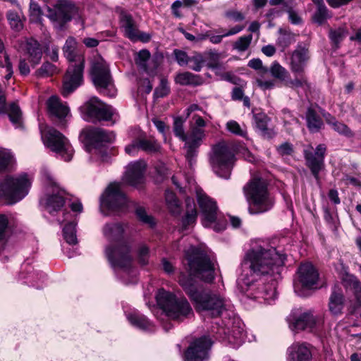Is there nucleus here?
<instances>
[{
    "instance_id": "1",
    "label": "nucleus",
    "mask_w": 361,
    "mask_h": 361,
    "mask_svg": "<svg viewBox=\"0 0 361 361\" xmlns=\"http://www.w3.org/2000/svg\"><path fill=\"white\" fill-rule=\"evenodd\" d=\"M286 256L274 247L253 245L246 254L243 263V272L237 279V285L245 291L256 279L255 276L271 275L284 264Z\"/></svg>"
},
{
    "instance_id": "2",
    "label": "nucleus",
    "mask_w": 361,
    "mask_h": 361,
    "mask_svg": "<svg viewBox=\"0 0 361 361\" xmlns=\"http://www.w3.org/2000/svg\"><path fill=\"white\" fill-rule=\"evenodd\" d=\"M178 282L193 302L197 312H206L212 317H217L225 310L226 301L220 294L209 290H198L190 276L182 275Z\"/></svg>"
},
{
    "instance_id": "3",
    "label": "nucleus",
    "mask_w": 361,
    "mask_h": 361,
    "mask_svg": "<svg viewBox=\"0 0 361 361\" xmlns=\"http://www.w3.org/2000/svg\"><path fill=\"white\" fill-rule=\"evenodd\" d=\"M65 58L71 62L64 77L61 94L66 97L80 86L85 67V57L77 50V40L68 37L63 47Z\"/></svg>"
},
{
    "instance_id": "4",
    "label": "nucleus",
    "mask_w": 361,
    "mask_h": 361,
    "mask_svg": "<svg viewBox=\"0 0 361 361\" xmlns=\"http://www.w3.org/2000/svg\"><path fill=\"white\" fill-rule=\"evenodd\" d=\"M243 192L249 204L250 214H259L270 210L274 202L268 191L267 181L260 178H252L243 187Z\"/></svg>"
},
{
    "instance_id": "5",
    "label": "nucleus",
    "mask_w": 361,
    "mask_h": 361,
    "mask_svg": "<svg viewBox=\"0 0 361 361\" xmlns=\"http://www.w3.org/2000/svg\"><path fill=\"white\" fill-rule=\"evenodd\" d=\"M191 274L206 283L215 278L216 262L211 259L207 252L201 247L191 246L185 252Z\"/></svg>"
},
{
    "instance_id": "6",
    "label": "nucleus",
    "mask_w": 361,
    "mask_h": 361,
    "mask_svg": "<svg viewBox=\"0 0 361 361\" xmlns=\"http://www.w3.org/2000/svg\"><path fill=\"white\" fill-rule=\"evenodd\" d=\"M157 302L166 316L173 320L183 321L193 314L190 303L184 297L178 298L163 288L159 289L157 293Z\"/></svg>"
},
{
    "instance_id": "7",
    "label": "nucleus",
    "mask_w": 361,
    "mask_h": 361,
    "mask_svg": "<svg viewBox=\"0 0 361 361\" xmlns=\"http://www.w3.org/2000/svg\"><path fill=\"white\" fill-rule=\"evenodd\" d=\"M32 185V179L27 173L17 176L6 175L0 180V197L5 198L8 204H14L27 196Z\"/></svg>"
},
{
    "instance_id": "8",
    "label": "nucleus",
    "mask_w": 361,
    "mask_h": 361,
    "mask_svg": "<svg viewBox=\"0 0 361 361\" xmlns=\"http://www.w3.org/2000/svg\"><path fill=\"white\" fill-rule=\"evenodd\" d=\"M234 161L235 157L226 144L219 143L214 147L210 163L214 171L220 178H230Z\"/></svg>"
},
{
    "instance_id": "9",
    "label": "nucleus",
    "mask_w": 361,
    "mask_h": 361,
    "mask_svg": "<svg viewBox=\"0 0 361 361\" xmlns=\"http://www.w3.org/2000/svg\"><path fill=\"white\" fill-rule=\"evenodd\" d=\"M42 174L47 185V190L46 195L41 198L40 203L44 206L49 214H52V212L59 210L65 204L66 192L61 190L49 169H44Z\"/></svg>"
},
{
    "instance_id": "10",
    "label": "nucleus",
    "mask_w": 361,
    "mask_h": 361,
    "mask_svg": "<svg viewBox=\"0 0 361 361\" xmlns=\"http://www.w3.org/2000/svg\"><path fill=\"white\" fill-rule=\"evenodd\" d=\"M127 204V199L121 190V184L111 183L100 198V210L104 215L111 212L123 210Z\"/></svg>"
},
{
    "instance_id": "11",
    "label": "nucleus",
    "mask_w": 361,
    "mask_h": 361,
    "mask_svg": "<svg viewBox=\"0 0 361 361\" xmlns=\"http://www.w3.org/2000/svg\"><path fill=\"white\" fill-rule=\"evenodd\" d=\"M289 327L293 331H312L319 326L321 319L314 315L311 311H303L302 309H294L287 317Z\"/></svg>"
},
{
    "instance_id": "12",
    "label": "nucleus",
    "mask_w": 361,
    "mask_h": 361,
    "mask_svg": "<svg viewBox=\"0 0 361 361\" xmlns=\"http://www.w3.org/2000/svg\"><path fill=\"white\" fill-rule=\"evenodd\" d=\"M44 142L55 153L59 154L65 161H71L73 149L68 140L59 130L49 128L42 135Z\"/></svg>"
},
{
    "instance_id": "13",
    "label": "nucleus",
    "mask_w": 361,
    "mask_h": 361,
    "mask_svg": "<svg viewBox=\"0 0 361 361\" xmlns=\"http://www.w3.org/2000/svg\"><path fill=\"white\" fill-rule=\"evenodd\" d=\"M78 12V8L74 4L67 0H58L54 8H48L47 16L52 21L54 27L61 28L71 18L75 16Z\"/></svg>"
},
{
    "instance_id": "14",
    "label": "nucleus",
    "mask_w": 361,
    "mask_h": 361,
    "mask_svg": "<svg viewBox=\"0 0 361 361\" xmlns=\"http://www.w3.org/2000/svg\"><path fill=\"white\" fill-rule=\"evenodd\" d=\"M312 149V145H308L303 150V154L306 161V166L311 171L314 178L319 180V174L324 166L326 147L324 144H319L314 152H313Z\"/></svg>"
},
{
    "instance_id": "15",
    "label": "nucleus",
    "mask_w": 361,
    "mask_h": 361,
    "mask_svg": "<svg viewBox=\"0 0 361 361\" xmlns=\"http://www.w3.org/2000/svg\"><path fill=\"white\" fill-rule=\"evenodd\" d=\"M90 75L92 82L97 88L106 89L111 83L109 66L101 56H96L92 61Z\"/></svg>"
},
{
    "instance_id": "16",
    "label": "nucleus",
    "mask_w": 361,
    "mask_h": 361,
    "mask_svg": "<svg viewBox=\"0 0 361 361\" xmlns=\"http://www.w3.org/2000/svg\"><path fill=\"white\" fill-rule=\"evenodd\" d=\"M86 115L92 121H109L114 115L112 106L106 104L97 97H92L85 102Z\"/></svg>"
},
{
    "instance_id": "17",
    "label": "nucleus",
    "mask_w": 361,
    "mask_h": 361,
    "mask_svg": "<svg viewBox=\"0 0 361 361\" xmlns=\"http://www.w3.org/2000/svg\"><path fill=\"white\" fill-rule=\"evenodd\" d=\"M212 344L210 338L207 336L195 339L185 353V361H207Z\"/></svg>"
},
{
    "instance_id": "18",
    "label": "nucleus",
    "mask_w": 361,
    "mask_h": 361,
    "mask_svg": "<svg viewBox=\"0 0 361 361\" xmlns=\"http://www.w3.org/2000/svg\"><path fill=\"white\" fill-rule=\"evenodd\" d=\"M310 58L309 50L307 47L298 45L290 53L289 66L293 74L297 78H304L306 82L305 87L308 85L305 75V67Z\"/></svg>"
},
{
    "instance_id": "19",
    "label": "nucleus",
    "mask_w": 361,
    "mask_h": 361,
    "mask_svg": "<svg viewBox=\"0 0 361 361\" xmlns=\"http://www.w3.org/2000/svg\"><path fill=\"white\" fill-rule=\"evenodd\" d=\"M196 196L199 207L204 216L202 224L204 227H211L216 221V202L199 188L196 189Z\"/></svg>"
},
{
    "instance_id": "20",
    "label": "nucleus",
    "mask_w": 361,
    "mask_h": 361,
    "mask_svg": "<svg viewBox=\"0 0 361 361\" xmlns=\"http://www.w3.org/2000/svg\"><path fill=\"white\" fill-rule=\"evenodd\" d=\"M297 281L295 283L296 291L299 285L306 289L318 288L319 272L312 263L306 262L301 264L297 271Z\"/></svg>"
},
{
    "instance_id": "21",
    "label": "nucleus",
    "mask_w": 361,
    "mask_h": 361,
    "mask_svg": "<svg viewBox=\"0 0 361 361\" xmlns=\"http://www.w3.org/2000/svg\"><path fill=\"white\" fill-rule=\"evenodd\" d=\"M80 137L87 147L104 142H112L115 139L114 132H109L97 127H87L80 133Z\"/></svg>"
},
{
    "instance_id": "22",
    "label": "nucleus",
    "mask_w": 361,
    "mask_h": 361,
    "mask_svg": "<svg viewBox=\"0 0 361 361\" xmlns=\"http://www.w3.org/2000/svg\"><path fill=\"white\" fill-rule=\"evenodd\" d=\"M106 256L114 267H129L131 264L132 257L130 255V246L123 243L118 245L115 250L111 246L106 247Z\"/></svg>"
},
{
    "instance_id": "23",
    "label": "nucleus",
    "mask_w": 361,
    "mask_h": 361,
    "mask_svg": "<svg viewBox=\"0 0 361 361\" xmlns=\"http://www.w3.org/2000/svg\"><path fill=\"white\" fill-rule=\"evenodd\" d=\"M121 27L123 30L126 37L132 41L149 42L152 37L150 34L139 31L132 16L126 13L120 15Z\"/></svg>"
},
{
    "instance_id": "24",
    "label": "nucleus",
    "mask_w": 361,
    "mask_h": 361,
    "mask_svg": "<svg viewBox=\"0 0 361 361\" xmlns=\"http://www.w3.org/2000/svg\"><path fill=\"white\" fill-rule=\"evenodd\" d=\"M145 161L140 160L130 162L126 167L123 182L129 185L139 187L145 182Z\"/></svg>"
},
{
    "instance_id": "25",
    "label": "nucleus",
    "mask_w": 361,
    "mask_h": 361,
    "mask_svg": "<svg viewBox=\"0 0 361 361\" xmlns=\"http://www.w3.org/2000/svg\"><path fill=\"white\" fill-rule=\"evenodd\" d=\"M269 72L276 80L283 82L286 87L293 89L305 87L306 81L304 78L295 77L294 79H291L288 71L277 61L271 63L269 67Z\"/></svg>"
},
{
    "instance_id": "26",
    "label": "nucleus",
    "mask_w": 361,
    "mask_h": 361,
    "mask_svg": "<svg viewBox=\"0 0 361 361\" xmlns=\"http://www.w3.org/2000/svg\"><path fill=\"white\" fill-rule=\"evenodd\" d=\"M288 361H312L311 345L306 343H294L288 348Z\"/></svg>"
},
{
    "instance_id": "27",
    "label": "nucleus",
    "mask_w": 361,
    "mask_h": 361,
    "mask_svg": "<svg viewBox=\"0 0 361 361\" xmlns=\"http://www.w3.org/2000/svg\"><path fill=\"white\" fill-rule=\"evenodd\" d=\"M28 63L35 67L39 63L42 58L43 51L37 40L27 39L24 47V54Z\"/></svg>"
},
{
    "instance_id": "28",
    "label": "nucleus",
    "mask_w": 361,
    "mask_h": 361,
    "mask_svg": "<svg viewBox=\"0 0 361 361\" xmlns=\"http://www.w3.org/2000/svg\"><path fill=\"white\" fill-rule=\"evenodd\" d=\"M0 113L8 114L11 121L17 126H20L22 112L16 102H11L8 107L6 106V96L0 86Z\"/></svg>"
},
{
    "instance_id": "29",
    "label": "nucleus",
    "mask_w": 361,
    "mask_h": 361,
    "mask_svg": "<svg viewBox=\"0 0 361 361\" xmlns=\"http://www.w3.org/2000/svg\"><path fill=\"white\" fill-rule=\"evenodd\" d=\"M345 307V296L343 290L334 286L329 299V311L334 316L341 315Z\"/></svg>"
},
{
    "instance_id": "30",
    "label": "nucleus",
    "mask_w": 361,
    "mask_h": 361,
    "mask_svg": "<svg viewBox=\"0 0 361 361\" xmlns=\"http://www.w3.org/2000/svg\"><path fill=\"white\" fill-rule=\"evenodd\" d=\"M126 227L121 223L106 224L103 228V234L109 241H118L123 238Z\"/></svg>"
},
{
    "instance_id": "31",
    "label": "nucleus",
    "mask_w": 361,
    "mask_h": 361,
    "mask_svg": "<svg viewBox=\"0 0 361 361\" xmlns=\"http://www.w3.org/2000/svg\"><path fill=\"white\" fill-rule=\"evenodd\" d=\"M255 123L260 135L264 138H271L276 135V132L268 127L269 118L264 113H258L253 115Z\"/></svg>"
},
{
    "instance_id": "32",
    "label": "nucleus",
    "mask_w": 361,
    "mask_h": 361,
    "mask_svg": "<svg viewBox=\"0 0 361 361\" xmlns=\"http://www.w3.org/2000/svg\"><path fill=\"white\" fill-rule=\"evenodd\" d=\"M327 124L332 127V129L338 133L339 135H344L348 137H352L355 135L350 128L345 123L339 122L334 116L329 113L324 114Z\"/></svg>"
},
{
    "instance_id": "33",
    "label": "nucleus",
    "mask_w": 361,
    "mask_h": 361,
    "mask_svg": "<svg viewBox=\"0 0 361 361\" xmlns=\"http://www.w3.org/2000/svg\"><path fill=\"white\" fill-rule=\"evenodd\" d=\"M49 111L54 116L62 118L69 113V108L61 101L56 96H51L48 101Z\"/></svg>"
},
{
    "instance_id": "34",
    "label": "nucleus",
    "mask_w": 361,
    "mask_h": 361,
    "mask_svg": "<svg viewBox=\"0 0 361 361\" xmlns=\"http://www.w3.org/2000/svg\"><path fill=\"white\" fill-rule=\"evenodd\" d=\"M306 123L307 128L312 133L318 132L324 128L322 118L311 107L306 111Z\"/></svg>"
},
{
    "instance_id": "35",
    "label": "nucleus",
    "mask_w": 361,
    "mask_h": 361,
    "mask_svg": "<svg viewBox=\"0 0 361 361\" xmlns=\"http://www.w3.org/2000/svg\"><path fill=\"white\" fill-rule=\"evenodd\" d=\"M279 37L276 41V44L280 48L281 51H284L285 49L294 44L296 41L295 35L288 30L279 28Z\"/></svg>"
},
{
    "instance_id": "36",
    "label": "nucleus",
    "mask_w": 361,
    "mask_h": 361,
    "mask_svg": "<svg viewBox=\"0 0 361 361\" xmlns=\"http://www.w3.org/2000/svg\"><path fill=\"white\" fill-rule=\"evenodd\" d=\"M176 81L180 85H200L204 82V80L200 75L192 74L189 71L178 74L176 77Z\"/></svg>"
},
{
    "instance_id": "37",
    "label": "nucleus",
    "mask_w": 361,
    "mask_h": 361,
    "mask_svg": "<svg viewBox=\"0 0 361 361\" xmlns=\"http://www.w3.org/2000/svg\"><path fill=\"white\" fill-rule=\"evenodd\" d=\"M186 214L183 218V226H187L193 224L197 217V211L194 203V200L190 197L186 198Z\"/></svg>"
},
{
    "instance_id": "38",
    "label": "nucleus",
    "mask_w": 361,
    "mask_h": 361,
    "mask_svg": "<svg viewBox=\"0 0 361 361\" xmlns=\"http://www.w3.org/2000/svg\"><path fill=\"white\" fill-rule=\"evenodd\" d=\"M204 63L207 61V66L212 70L221 69L220 53L215 50H210L204 53Z\"/></svg>"
},
{
    "instance_id": "39",
    "label": "nucleus",
    "mask_w": 361,
    "mask_h": 361,
    "mask_svg": "<svg viewBox=\"0 0 361 361\" xmlns=\"http://www.w3.org/2000/svg\"><path fill=\"white\" fill-rule=\"evenodd\" d=\"M128 319L132 325L140 328V329L147 330L151 328L152 323L145 315L133 313L128 315Z\"/></svg>"
},
{
    "instance_id": "40",
    "label": "nucleus",
    "mask_w": 361,
    "mask_h": 361,
    "mask_svg": "<svg viewBox=\"0 0 361 361\" xmlns=\"http://www.w3.org/2000/svg\"><path fill=\"white\" fill-rule=\"evenodd\" d=\"M258 294L259 295L256 296L257 298H262L268 302L275 300L276 296V282L272 281L271 283L264 285L263 287L259 288Z\"/></svg>"
},
{
    "instance_id": "41",
    "label": "nucleus",
    "mask_w": 361,
    "mask_h": 361,
    "mask_svg": "<svg viewBox=\"0 0 361 361\" xmlns=\"http://www.w3.org/2000/svg\"><path fill=\"white\" fill-rule=\"evenodd\" d=\"M165 199L168 209L173 215H178L180 212V205L179 200L175 193L170 190L165 192Z\"/></svg>"
},
{
    "instance_id": "42",
    "label": "nucleus",
    "mask_w": 361,
    "mask_h": 361,
    "mask_svg": "<svg viewBox=\"0 0 361 361\" xmlns=\"http://www.w3.org/2000/svg\"><path fill=\"white\" fill-rule=\"evenodd\" d=\"M151 58V53L147 49L140 50L136 53L135 57V63L138 66L139 68L149 73L147 68V62Z\"/></svg>"
},
{
    "instance_id": "43",
    "label": "nucleus",
    "mask_w": 361,
    "mask_h": 361,
    "mask_svg": "<svg viewBox=\"0 0 361 361\" xmlns=\"http://www.w3.org/2000/svg\"><path fill=\"white\" fill-rule=\"evenodd\" d=\"M205 63V57L204 54L194 52L191 56H189V68L195 71H200Z\"/></svg>"
},
{
    "instance_id": "44",
    "label": "nucleus",
    "mask_w": 361,
    "mask_h": 361,
    "mask_svg": "<svg viewBox=\"0 0 361 361\" xmlns=\"http://www.w3.org/2000/svg\"><path fill=\"white\" fill-rule=\"evenodd\" d=\"M63 235L65 240L70 245H76L77 235H76V224L71 222L66 224L63 228Z\"/></svg>"
},
{
    "instance_id": "45",
    "label": "nucleus",
    "mask_w": 361,
    "mask_h": 361,
    "mask_svg": "<svg viewBox=\"0 0 361 361\" xmlns=\"http://www.w3.org/2000/svg\"><path fill=\"white\" fill-rule=\"evenodd\" d=\"M140 149L147 153H157L161 149L160 145L152 139L139 138Z\"/></svg>"
},
{
    "instance_id": "46",
    "label": "nucleus",
    "mask_w": 361,
    "mask_h": 361,
    "mask_svg": "<svg viewBox=\"0 0 361 361\" xmlns=\"http://www.w3.org/2000/svg\"><path fill=\"white\" fill-rule=\"evenodd\" d=\"M205 131L202 128H195L190 126V133L188 137L187 141L193 145L200 146L202 139L204 138Z\"/></svg>"
},
{
    "instance_id": "47",
    "label": "nucleus",
    "mask_w": 361,
    "mask_h": 361,
    "mask_svg": "<svg viewBox=\"0 0 361 361\" xmlns=\"http://www.w3.org/2000/svg\"><path fill=\"white\" fill-rule=\"evenodd\" d=\"M13 161V157L10 151L6 149H0V173L6 171L12 166Z\"/></svg>"
},
{
    "instance_id": "48",
    "label": "nucleus",
    "mask_w": 361,
    "mask_h": 361,
    "mask_svg": "<svg viewBox=\"0 0 361 361\" xmlns=\"http://www.w3.org/2000/svg\"><path fill=\"white\" fill-rule=\"evenodd\" d=\"M226 129L237 136L243 137H246L247 136V131L245 127L240 126L235 120L228 121L226 123Z\"/></svg>"
},
{
    "instance_id": "49",
    "label": "nucleus",
    "mask_w": 361,
    "mask_h": 361,
    "mask_svg": "<svg viewBox=\"0 0 361 361\" xmlns=\"http://www.w3.org/2000/svg\"><path fill=\"white\" fill-rule=\"evenodd\" d=\"M245 337L243 327L238 326V329H232L228 336L229 343L233 344L234 347L242 344Z\"/></svg>"
},
{
    "instance_id": "50",
    "label": "nucleus",
    "mask_w": 361,
    "mask_h": 361,
    "mask_svg": "<svg viewBox=\"0 0 361 361\" xmlns=\"http://www.w3.org/2000/svg\"><path fill=\"white\" fill-rule=\"evenodd\" d=\"M252 35H243L235 42L233 47L239 52H243L247 50L252 41Z\"/></svg>"
},
{
    "instance_id": "51",
    "label": "nucleus",
    "mask_w": 361,
    "mask_h": 361,
    "mask_svg": "<svg viewBox=\"0 0 361 361\" xmlns=\"http://www.w3.org/2000/svg\"><path fill=\"white\" fill-rule=\"evenodd\" d=\"M57 72L56 66L49 62H44L35 74L39 77H49Z\"/></svg>"
},
{
    "instance_id": "52",
    "label": "nucleus",
    "mask_w": 361,
    "mask_h": 361,
    "mask_svg": "<svg viewBox=\"0 0 361 361\" xmlns=\"http://www.w3.org/2000/svg\"><path fill=\"white\" fill-rule=\"evenodd\" d=\"M331 16L329 11L324 4L317 6V10L313 16V20L318 24H322L326 21Z\"/></svg>"
},
{
    "instance_id": "53",
    "label": "nucleus",
    "mask_w": 361,
    "mask_h": 361,
    "mask_svg": "<svg viewBox=\"0 0 361 361\" xmlns=\"http://www.w3.org/2000/svg\"><path fill=\"white\" fill-rule=\"evenodd\" d=\"M173 132L176 136L179 137L182 141L185 142L188 136L184 131V121L180 118H176L173 121Z\"/></svg>"
},
{
    "instance_id": "54",
    "label": "nucleus",
    "mask_w": 361,
    "mask_h": 361,
    "mask_svg": "<svg viewBox=\"0 0 361 361\" xmlns=\"http://www.w3.org/2000/svg\"><path fill=\"white\" fill-rule=\"evenodd\" d=\"M347 35L346 30L344 27L331 29L329 32V38L335 45L345 38Z\"/></svg>"
},
{
    "instance_id": "55",
    "label": "nucleus",
    "mask_w": 361,
    "mask_h": 361,
    "mask_svg": "<svg viewBox=\"0 0 361 361\" xmlns=\"http://www.w3.org/2000/svg\"><path fill=\"white\" fill-rule=\"evenodd\" d=\"M7 18L12 28L17 30L23 28V22L20 16L16 11H10L7 13Z\"/></svg>"
},
{
    "instance_id": "56",
    "label": "nucleus",
    "mask_w": 361,
    "mask_h": 361,
    "mask_svg": "<svg viewBox=\"0 0 361 361\" xmlns=\"http://www.w3.org/2000/svg\"><path fill=\"white\" fill-rule=\"evenodd\" d=\"M185 147L187 149L186 150L185 158H186L187 161L189 163V166L192 167V164H193V162H195V157L197 155L196 149L198 147H196V145H193V144L190 143L188 141H185Z\"/></svg>"
},
{
    "instance_id": "57",
    "label": "nucleus",
    "mask_w": 361,
    "mask_h": 361,
    "mask_svg": "<svg viewBox=\"0 0 361 361\" xmlns=\"http://www.w3.org/2000/svg\"><path fill=\"white\" fill-rule=\"evenodd\" d=\"M30 13L31 20L35 22H40L42 16V11L37 3L31 1L30 4Z\"/></svg>"
},
{
    "instance_id": "58",
    "label": "nucleus",
    "mask_w": 361,
    "mask_h": 361,
    "mask_svg": "<svg viewBox=\"0 0 361 361\" xmlns=\"http://www.w3.org/2000/svg\"><path fill=\"white\" fill-rule=\"evenodd\" d=\"M170 89L168 85L167 80L161 78L160 84L154 90V94L157 98H163L169 93Z\"/></svg>"
},
{
    "instance_id": "59",
    "label": "nucleus",
    "mask_w": 361,
    "mask_h": 361,
    "mask_svg": "<svg viewBox=\"0 0 361 361\" xmlns=\"http://www.w3.org/2000/svg\"><path fill=\"white\" fill-rule=\"evenodd\" d=\"M135 213L140 221L149 224L150 226H152V225L154 224L152 216L148 215L144 208H137Z\"/></svg>"
},
{
    "instance_id": "60",
    "label": "nucleus",
    "mask_w": 361,
    "mask_h": 361,
    "mask_svg": "<svg viewBox=\"0 0 361 361\" xmlns=\"http://www.w3.org/2000/svg\"><path fill=\"white\" fill-rule=\"evenodd\" d=\"M139 262L142 265H145L148 263L149 257V250L146 245H141L137 252Z\"/></svg>"
},
{
    "instance_id": "61",
    "label": "nucleus",
    "mask_w": 361,
    "mask_h": 361,
    "mask_svg": "<svg viewBox=\"0 0 361 361\" xmlns=\"http://www.w3.org/2000/svg\"><path fill=\"white\" fill-rule=\"evenodd\" d=\"M173 54L179 65L184 66L188 64L190 56H188L186 52L176 49L173 51Z\"/></svg>"
},
{
    "instance_id": "62",
    "label": "nucleus",
    "mask_w": 361,
    "mask_h": 361,
    "mask_svg": "<svg viewBox=\"0 0 361 361\" xmlns=\"http://www.w3.org/2000/svg\"><path fill=\"white\" fill-rule=\"evenodd\" d=\"M18 69L20 74L23 75H27L30 74V65L28 64L27 58L25 55H23V57L20 59Z\"/></svg>"
},
{
    "instance_id": "63",
    "label": "nucleus",
    "mask_w": 361,
    "mask_h": 361,
    "mask_svg": "<svg viewBox=\"0 0 361 361\" xmlns=\"http://www.w3.org/2000/svg\"><path fill=\"white\" fill-rule=\"evenodd\" d=\"M226 17L235 22L243 21L245 19L244 15L237 10H229L226 11Z\"/></svg>"
},
{
    "instance_id": "64",
    "label": "nucleus",
    "mask_w": 361,
    "mask_h": 361,
    "mask_svg": "<svg viewBox=\"0 0 361 361\" xmlns=\"http://www.w3.org/2000/svg\"><path fill=\"white\" fill-rule=\"evenodd\" d=\"M350 281L355 290V298L361 306V283L354 276H350Z\"/></svg>"
}]
</instances>
